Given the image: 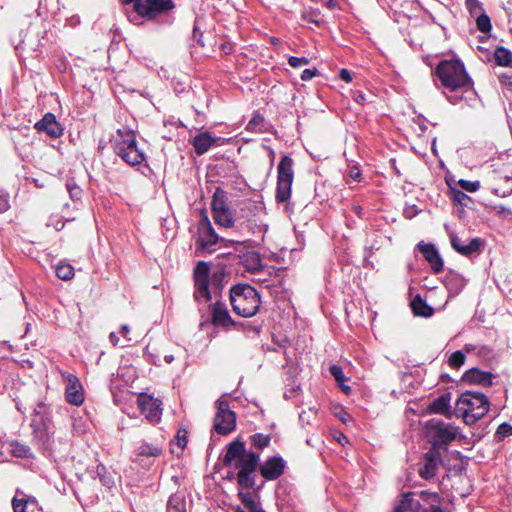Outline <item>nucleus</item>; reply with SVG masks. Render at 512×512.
Instances as JSON below:
<instances>
[{
  "label": "nucleus",
  "instance_id": "1",
  "mask_svg": "<svg viewBox=\"0 0 512 512\" xmlns=\"http://www.w3.org/2000/svg\"><path fill=\"white\" fill-rule=\"evenodd\" d=\"M259 460L260 455L247 451L243 441H232L227 446L222 463L225 467H233L237 472H229L226 478L235 479L238 487L243 490L255 489Z\"/></svg>",
  "mask_w": 512,
  "mask_h": 512
},
{
  "label": "nucleus",
  "instance_id": "2",
  "mask_svg": "<svg viewBox=\"0 0 512 512\" xmlns=\"http://www.w3.org/2000/svg\"><path fill=\"white\" fill-rule=\"evenodd\" d=\"M126 8L125 14L134 25H142L145 21H154L175 8L173 0H120Z\"/></svg>",
  "mask_w": 512,
  "mask_h": 512
},
{
  "label": "nucleus",
  "instance_id": "3",
  "mask_svg": "<svg viewBox=\"0 0 512 512\" xmlns=\"http://www.w3.org/2000/svg\"><path fill=\"white\" fill-rule=\"evenodd\" d=\"M490 402L481 392L465 391L456 401L455 415L465 424L473 425L489 411Z\"/></svg>",
  "mask_w": 512,
  "mask_h": 512
},
{
  "label": "nucleus",
  "instance_id": "4",
  "mask_svg": "<svg viewBox=\"0 0 512 512\" xmlns=\"http://www.w3.org/2000/svg\"><path fill=\"white\" fill-rule=\"evenodd\" d=\"M435 73L442 86L451 92L472 87V79L467 74L464 63L459 59L440 61Z\"/></svg>",
  "mask_w": 512,
  "mask_h": 512
},
{
  "label": "nucleus",
  "instance_id": "5",
  "mask_svg": "<svg viewBox=\"0 0 512 512\" xmlns=\"http://www.w3.org/2000/svg\"><path fill=\"white\" fill-rule=\"evenodd\" d=\"M229 299L233 311L241 317H252L260 308L261 299L250 284L239 283L231 287Z\"/></svg>",
  "mask_w": 512,
  "mask_h": 512
},
{
  "label": "nucleus",
  "instance_id": "6",
  "mask_svg": "<svg viewBox=\"0 0 512 512\" xmlns=\"http://www.w3.org/2000/svg\"><path fill=\"white\" fill-rule=\"evenodd\" d=\"M489 188L498 196L512 192V162H498L487 176Z\"/></svg>",
  "mask_w": 512,
  "mask_h": 512
},
{
  "label": "nucleus",
  "instance_id": "7",
  "mask_svg": "<svg viewBox=\"0 0 512 512\" xmlns=\"http://www.w3.org/2000/svg\"><path fill=\"white\" fill-rule=\"evenodd\" d=\"M212 216L219 226L230 228L234 225L233 213L227 205V197L224 190L216 188L211 201Z\"/></svg>",
  "mask_w": 512,
  "mask_h": 512
},
{
  "label": "nucleus",
  "instance_id": "8",
  "mask_svg": "<svg viewBox=\"0 0 512 512\" xmlns=\"http://www.w3.org/2000/svg\"><path fill=\"white\" fill-rule=\"evenodd\" d=\"M427 429L432 437V449L436 450L442 445H448L456 438V428L445 424L442 420L431 419L427 422Z\"/></svg>",
  "mask_w": 512,
  "mask_h": 512
},
{
  "label": "nucleus",
  "instance_id": "9",
  "mask_svg": "<svg viewBox=\"0 0 512 512\" xmlns=\"http://www.w3.org/2000/svg\"><path fill=\"white\" fill-rule=\"evenodd\" d=\"M210 266L205 261H199L193 269L194 278V298L196 301L204 299L205 301L211 300L210 285Z\"/></svg>",
  "mask_w": 512,
  "mask_h": 512
},
{
  "label": "nucleus",
  "instance_id": "10",
  "mask_svg": "<svg viewBox=\"0 0 512 512\" xmlns=\"http://www.w3.org/2000/svg\"><path fill=\"white\" fill-rule=\"evenodd\" d=\"M293 162H279L277 168L276 201L283 203L289 200L294 179Z\"/></svg>",
  "mask_w": 512,
  "mask_h": 512
},
{
  "label": "nucleus",
  "instance_id": "11",
  "mask_svg": "<svg viewBox=\"0 0 512 512\" xmlns=\"http://www.w3.org/2000/svg\"><path fill=\"white\" fill-rule=\"evenodd\" d=\"M214 430L220 435H228L236 427V414L230 410L227 401L217 402V412L213 423Z\"/></svg>",
  "mask_w": 512,
  "mask_h": 512
},
{
  "label": "nucleus",
  "instance_id": "12",
  "mask_svg": "<svg viewBox=\"0 0 512 512\" xmlns=\"http://www.w3.org/2000/svg\"><path fill=\"white\" fill-rule=\"evenodd\" d=\"M114 151L122 160H145L142 149L138 148L134 134L121 135V139L115 140Z\"/></svg>",
  "mask_w": 512,
  "mask_h": 512
},
{
  "label": "nucleus",
  "instance_id": "13",
  "mask_svg": "<svg viewBox=\"0 0 512 512\" xmlns=\"http://www.w3.org/2000/svg\"><path fill=\"white\" fill-rule=\"evenodd\" d=\"M137 405L140 412L149 420L151 423H156L161 419L162 416V402L154 398L153 396L141 393L137 398Z\"/></svg>",
  "mask_w": 512,
  "mask_h": 512
},
{
  "label": "nucleus",
  "instance_id": "14",
  "mask_svg": "<svg viewBox=\"0 0 512 512\" xmlns=\"http://www.w3.org/2000/svg\"><path fill=\"white\" fill-rule=\"evenodd\" d=\"M285 467L286 462L281 456H271L261 465L258 464L257 469L266 481H274L283 475Z\"/></svg>",
  "mask_w": 512,
  "mask_h": 512
},
{
  "label": "nucleus",
  "instance_id": "15",
  "mask_svg": "<svg viewBox=\"0 0 512 512\" xmlns=\"http://www.w3.org/2000/svg\"><path fill=\"white\" fill-rule=\"evenodd\" d=\"M450 243L455 251L465 257L480 254L485 245V241L481 238H473L465 244L456 234L450 235Z\"/></svg>",
  "mask_w": 512,
  "mask_h": 512
},
{
  "label": "nucleus",
  "instance_id": "16",
  "mask_svg": "<svg viewBox=\"0 0 512 512\" xmlns=\"http://www.w3.org/2000/svg\"><path fill=\"white\" fill-rule=\"evenodd\" d=\"M229 140L219 136H212L210 132L204 131L193 138L192 144L196 154L200 156L206 153L209 148L222 146L229 142Z\"/></svg>",
  "mask_w": 512,
  "mask_h": 512
},
{
  "label": "nucleus",
  "instance_id": "17",
  "mask_svg": "<svg viewBox=\"0 0 512 512\" xmlns=\"http://www.w3.org/2000/svg\"><path fill=\"white\" fill-rule=\"evenodd\" d=\"M219 237L213 229L208 217L204 215L198 224V247L202 250H208L211 246L217 244Z\"/></svg>",
  "mask_w": 512,
  "mask_h": 512
},
{
  "label": "nucleus",
  "instance_id": "18",
  "mask_svg": "<svg viewBox=\"0 0 512 512\" xmlns=\"http://www.w3.org/2000/svg\"><path fill=\"white\" fill-rule=\"evenodd\" d=\"M211 312V323L215 327H221L224 329H229L230 327H234L236 322L231 318L230 313L226 304L220 301H216L210 306Z\"/></svg>",
  "mask_w": 512,
  "mask_h": 512
},
{
  "label": "nucleus",
  "instance_id": "19",
  "mask_svg": "<svg viewBox=\"0 0 512 512\" xmlns=\"http://www.w3.org/2000/svg\"><path fill=\"white\" fill-rule=\"evenodd\" d=\"M417 248L422 253L424 259L429 263L433 273L439 274L443 271V259L432 243L421 241L417 244Z\"/></svg>",
  "mask_w": 512,
  "mask_h": 512
},
{
  "label": "nucleus",
  "instance_id": "20",
  "mask_svg": "<svg viewBox=\"0 0 512 512\" xmlns=\"http://www.w3.org/2000/svg\"><path fill=\"white\" fill-rule=\"evenodd\" d=\"M67 385L65 388L66 401L75 406H80L84 402V390L80 380L73 374L67 377Z\"/></svg>",
  "mask_w": 512,
  "mask_h": 512
},
{
  "label": "nucleus",
  "instance_id": "21",
  "mask_svg": "<svg viewBox=\"0 0 512 512\" xmlns=\"http://www.w3.org/2000/svg\"><path fill=\"white\" fill-rule=\"evenodd\" d=\"M34 128L39 132H45L51 138H58L63 134L61 124L53 113H46L41 120L35 123Z\"/></svg>",
  "mask_w": 512,
  "mask_h": 512
},
{
  "label": "nucleus",
  "instance_id": "22",
  "mask_svg": "<svg viewBox=\"0 0 512 512\" xmlns=\"http://www.w3.org/2000/svg\"><path fill=\"white\" fill-rule=\"evenodd\" d=\"M494 377V374L491 372L482 371L478 368H471L463 374L462 381L472 385L491 387L493 385Z\"/></svg>",
  "mask_w": 512,
  "mask_h": 512
},
{
  "label": "nucleus",
  "instance_id": "23",
  "mask_svg": "<svg viewBox=\"0 0 512 512\" xmlns=\"http://www.w3.org/2000/svg\"><path fill=\"white\" fill-rule=\"evenodd\" d=\"M440 453L437 450L431 449L424 455V464L419 469V475L425 480H429L436 475L438 460Z\"/></svg>",
  "mask_w": 512,
  "mask_h": 512
},
{
  "label": "nucleus",
  "instance_id": "24",
  "mask_svg": "<svg viewBox=\"0 0 512 512\" xmlns=\"http://www.w3.org/2000/svg\"><path fill=\"white\" fill-rule=\"evenodd\" d=\"M450 393H445L435 400H433L427 407V411L431 414H441L451 418L452 412L450 410Z\"/></svg>",
  "mask_w": 512,
  "mask_h": 512
},
{
  "label": "nucleus",
  "instance_id": "25",
  "mask_svg": "<svg viewBox=\"0 0 512 512\" xmlns=\"http://www.w3.org/2000/svg\"><path fill=\"white\" fill-rule=\"evenodd\" d=\"M260 489L261 486H255V489L253 490L256 492V495L243 489L239 490L237 493L238 499L249 510V512H264L260 502L256 500V498H258L257 493Z\"/></svg>",
  "mask_w": 512,
  "mask_h": 512
},
{
  "label": "nucleus",
  "instance_id": "26",
  "mask_svg": "<svg viewBox=\"0 0 512 512\" xmlns=\"http://www.w3.org/2000/svg\"><path fill=\"white\" fill-rule=\"evenodd\" d=\"M420 508L421 504L413 498V493L405 492L402 494L400 504L394 507L393 512H419Z\"/></svg>",
  "mask_w": 512,
  "mask_h": 512
},
{
  "label": "nucleus",
  "instance_id": "27",
  "mask_svg": "<svg viewBox=\"0 0 512 512\" xmlns=\"http://www.w3.org/2000/svg\"><path fill=\"white\" fill-rule=\"evenodd\" d=\"M410 306L415 316L428 318L434 313V309L419 294L412 299Z\"/></svg>",
  "mask_w": 512,
  "mask_h": 512
},
{
  "label": "nucleus",
  "instance_id": "28",
  "mask_svg": "<svg viewBox=\"0 0 512 512\" xmlns=\"http://www.w3.org/2000/svg\"><path fill=\"white\" fill-rule=\"evenodd\" d=\"M241 263L249 272H257L262 268L260 255L256 252H248L241 258Z\"/></svg>",
  "mask_w": 512,
  "mask_h": 512
},
{
  "label": "nucleus",
  "instance_id": "29",
  "mask_svg": "<svg viewBox=\"0 0 512 512\" xmlns=\"http://www.w3.org/2000/svg\"><path fill=\"white\" fill-rule=\"evenodd\" d=\"M494 59L497 65L512 68V52L504 46L495 48Z\"/></svg>",
  "mask_w": 512,
  "mask_h": 512
},
{
  "label": "nucleus",
  "instance_id": "30",
  "mask_svg": "<svg viewBox=\"0 0 512 512\" xmlns=\"http://www.w3.org/2000/svg\"><path fill=\"white\" fill-rule=\"evenodd\" d=\"M162 454V448L149 443H143L136 449L137 457H158Z\"/></svg>",
  "mask_w": 512,
  "mask_h": 512
},
{
  "label": "nucleus",
  "instance_id": "31",
  "mask_svg": "<svg viewBox=\"0 0 512 512\" xmlns=\"http://www.w3.org/2000/svg\"><path fill=\"white\" fill-rule=\"evenodd\" d=\"M166 512H186V503L179 495H172L167 502Z\"/></svg>",
  "mask_w": 512,
  "mask_h": 512
},
{
  "label": "nucleus",
  "instance_id": "32",
  "mask_svg": "<svg viewBox=\"0 0 512 512\" xmlns=\"http://www.w3.org/2000/svg\"><path fill=\"white\" fill-rule=\"evenodd\" d=\"M250 442L256 449L262 450L269 446L271 436L269 434L255 433L250 436Z\"/></svg>",
  "mask_w": 512,
  "mask_h": 512
},
{
  "label": "nucleus",
  "instance_id": "33",
  "mask_svg": "<svg viewBox=\"0 0 512 512\" xmlns=\"http://www.w3.org/2000/svg\"><path fill=\"white\" fill-rule=\"evenodd\" d=\"M227 277V272L225 270L224 267H218L212 274V277H211V283H212V286L214 287L215 289V292L217 291H221L222 289V284L223 282L225 281Z\"/></svg>",
  "mask_w": 512,
  "mask_h": 512
},
{
  "label": "nucleus",
  "instance_id": "34",
  "mask_svg": "<svg viewBox=\"0 0 512 512\" xmlns=\"http://www.w3.org/2000/svg\"><path fill=\"white\" fill-rule=\"evenodd\" d=\"M10 453L17 458H27L30 456V448L17 441L10 443Z\"/></svg>",
  "mask_w": 512,
  "mask_h": 512
},
{
  "label": "nucleus",
  "instance_id": "35",
  "mask_svg": "<svg viewBox=\"0 0 512 512\" xmlns=\"http://www.w3.org/2000/svg\"><path fill=\"white\" fill-rule=\"evenodd\" d=\"M55 272L61 280H70L74 277V268L70 264H59Z\"/></svg>",
  "mask_w": 512,
  "mask_h": 512
},
{
  "label": "nucleus",
  "instance_id": "36",
  "mask_svg": "<svg viewBox=\"0 0 512 512\" xmlns=\"http://www.w3.org/2000/svg\"><path fill=\"white\" fill-rule=\"evenodd\" d=\"M477 29L482 33H489L492 29L491 20L485 13L479 15L476 19Z\"/></svg>",
  "mask_w": 512,
  "mask_h": 512
},
{
  "label": "nucleus",
  "instance_id": "37",
  "mask_svg": "<svg viewBox=\"0 0 512 512\" xmlns=\"http://www.w3.org/2000/svg\"><path fill=\"white\" fill-rule=\"evenodd\" d=\"M465 358V354L462 351L457 350L451 354L448 363L450 367L459 369L464 364Z\"/></svg>",
  "mask_w": 512,
  "mask_h": 512
},
{
  "label": "nucleus",
  "instance_id": "38",
  "mask_svg": "<svg viewBox=\"0 0 512 512\" xmlns=\"http://www.w3.org/2000/svg\"><path fill=\"white\" fill-rule=\"evenodd\" d=\"M329 372L334 377L335 381L338 384H342L347 380V377L344 375L343 369L339 365H331L329 367Z\"/></svg>",
  "mask_w": 512,
  "mask_h": 512
},
{
  "label": "nucleus",
  "instance_id": "39",
  "mask_svg": "<svg viewBox=\"0 0 512 512\" xmlns=\"http://www.w3.org/2000/svg\"><path fill=\"white\" fill-rule=\"evenodd\" d=\"M177 445L183 450L188 443V430L186 428H180L175 436Z\"/></svg>",
  "mask_w": 512,
  "mask_h": 512
},
{
  "label": "nucleus",
  "instance_id": "40",
  "mask_svg": "<svg viewBox=\"0 0 512 512\" xmlns=\"http://www.w3.org/2000/svg\"><path fill=\"white\" fill-rule=\"evenodd\" d=\"M67 190L70 194L71 199L79 200L82 196V189L77 186L74 182L68 181L66 184Z\"/></svg>",
  "mask_w": 512,
  "mask_h": 512
},
{
  "label": "nucleus",
  "instance_id": "41",
  "mask_svg": "<svg viewBox=\"0 0 512 512\" xmlns=\"http://www.w3.org/2000/svg\"><path fill=\"white\" fill-rule=\"evenodd\" d=\"M12 506L14 512H30L28 501L25 499L13 498Z\"/></svg>",
  "mask_w": 512,
  "mask_h": 512
},
{
  "label": "nucleus",
  "instance_id": "42",
  "mask_svg": "<svg viewBox=\"0 0 512 512\" xmlns=\"http://www.w3.org/2000/svg\"><path fill=\"white\" fill-rule=\"evenodd\" d=\"M263 122H264L263 116H261L259 113H255L253 115V117L250 119V121L248 122L246 129L249 131H257V130H259L258 126L262 125Z\"/></svg>",
  "mask_w": 512,
  "mask_h": 512
},
{
  "label": "nucleus",
  "instance_id": "43",
  "mask_svg": "<svg viewBox=\"0 0 512 512\" xmlns=\"http://www.w3.org/2000/svg\"><path fill=\"white\" fill-rule=\"evenodd\" d=\"M459 186L468 191V192H476L480 188L479 181H469V180H459Z\"/></svg>",
  "mask_w": 512,
  "mask_h": 512
},
{
  "label": "nucleus",
  "instance_id": "44",
  "mask_svg": "<svg viewBox=\"0 0 512 512\" xmlns=\"http://www.w3.org/2000/svg\"><path fill=\"white\" fill-rule=\"evenodd\" d=\"M288 63L291 67L293 68H298V67H301L303 65H307L309 63V59L306 58V57H295V56H291L289 59H288Z\"/></svg>",
  "mask_w": 512,
  "mask_h": 512
},
{
  "label": "nucleus",
  "instance_id": "45",
  "mask_svg": "<svg viewBox=\"0 0 512 512\" xmlns=\"http://www.w3.org/2000/svg\"><path fill=\"white\" fill-rule=\"evenodd\" d=\"M496 434L501 437L510 436L512 435V426L509 423L504 422L498 426Z\"/></svg>",
  "mask_w": 512,
  "mask_h": 512
},
{
  "label": "nucleus",
  "instance_id": "46",
  "mask_svg": "<svg viewBox=\"0 0 512 512\" xmlns=\"http://www.w3.org/2000/svg\"><path fill=\"white\" fill-rule=\"evenodd\" d=\"M453 200L461 205H464L466 206L467 205V201L470 200V197L465 194L464 192L460 191V190H456L453 192Z\"/></svg>",
  "mask_w": 512,
  "mask_h": 512
},
{
  "label": "nucleus",
  "instance_id": "47",
  "mask_svg": "<svg viewBox=\"0 0 512 512\" xmlns=\"http://www.w3.org/2000/svg\"><path fill=\"white\" fill-rule=\"evenodd\" d=\"M105 472V467L103 465L97 466V474L100 477V481L105 486H110L112 484V479L110 476H105L103 473Z\"/></svg>",
  "mask_w": 512,
  "mask_h": 512
},
{
  "label": "nucleus",
  "instance_id": "48",
  "mask_svg": "<svg viewBox=\"0 0 512 512\" xmlns=\"http://www.w3.org/2000/svg\"><path fill=\"white\" fill-rule=\"evenodd\" d=\"M499 82L502 86H505L512 90V74L511 73H502L498 76Z\"/></svg>",
  "mask_w": 512,
  "mask_h": 512
},
{
  "label": "nucleus",
  "instance_id": "49",
  "mask_svg": "<svg viewBox=\"0 0 512 512\" xmlns=\"http://www.w3.org/2000/svg\"><path fill=\"white\" fill-rule=\"evenodd\" d=\"M420 497L424 500V501H434V502H438L440 497H439V494L436 493V492H428V491H421L420 492Z\"/></svg>",
  "mask_w": 512,
  "mask_h": 512
},
{
  "label": "nucleus",
  "instance_id": "50",
  "mask_svg": "<svg viewBox=\"0 0 512 512\" xmlns=\"http://www.w3.org/2000/svg\"><path fill=\"white\" fill-rule=\"evenodd\" d=\"M318 70L316 68L313 69H305L301 73V80L308 81L311 80L313 77H315L318 74Z\"/></svg>",
  "mask_w": 512,
  "mask_h": 512
},
{
  "label": "nucleus",
  "instance_id": "51",
  "mask_svg": "<svg viewBox=\"0 0 512 512\" xmlns=\"http://www.w3.org/2000/svg\"><path fill=\"white\" fill-rule=\"evenodd\" d=\"M465 4L471 14L475 13L477 9H482L481 3L478 0H465Z\"/></svg>",
  "mask_w": 512,
  "mask_h": 512
},
{
  "label": "nucleus",
  "instance_id": "52",
  "mask_svg": "<svg viewBox=\"0 0 512 512\" xmlns=\"http://www.w3.org/2000/svg\"><path fill=\"white\" fill-rule=\"evenodd\" d=\"M349 177L354 181L360 182L362 179L360 169L357 166H352L349 171Z\"/></svg>",
  "mask_w": 512,
  "mask_h": 512
},
{
  "label": "nucleus",
  "instance_id": "53",
  "mask_svg": "<svg viewBox=\"0 0 512 512\" xmlns=\"http://www.w3.org/2000/svg\"><path fill=\"white\" fill-rule=\"evenodd\" d=\"M9 208L8 196L0 194V213L5 212Z\"/></svg>",
  "mask_w": 512,
  "mask_h": 512
},
{
  "label": "nucleus",
  "instance_id": "54",
  "mask_svg": "<svg viewBox=\"0 0 512 512\" xmlns=\"http://www.w3.org/2000/svg\"><path fill=\"white\" fill-rule=\"evenodd\" d=\"M339 77L341 80H343L347 83L352 81L351 73L347 69H341V71L339 73Z\"/></svg>",
  "mask_w": 512,
  "mask_h": 512
},
{
  "label": "nucleus",
  "instance_id": "55",
  "mask_svg": "<svg viewBox=\"0 0 512 512\" xmlns=\"http://www.w3.org/2000/svg\"><path fill=\"white\" fill-rule=\"evenodd\" d=\"M26 179H31L37 187H44L45 186L44 181H40L37 178L26 176Z\"/></svg>",
  "mask_w": 512,
  "mask_h": 512
},
{
  "label": "nucleus",
  "instance_id": "56",
  "mask_svg": "<svg viewBox=\"0 0 512 512\" xmlns=\"http://www.w3.org/2000/svg\"><path fill=\"white\" fill-rule=\"evenodd\" d=\"M129 332H130V328H129V326H128V325H122V326L120 327V331H119V333H121L124 337H127V335L129 334Z\"/></svg>",
  "mask_w": 512,
  "mask_h": 512
},
{
  "label": "nucleus",
  "instance_id": "57",
  "mask_svg": "<svg viewBox=\"0 0 512 512\" xmlns=\"http://www.w3.org/2000/svg\"><path fill=\"white\" fill-rule=\"evenodd\" d=\"M109 339H110L111 343H112L114 346H116V345L118 344V342H119V338H118V336L116 335V333H114V332L110 333V335H109Z\"/></svg>",
  "mask_w": 512,
  "mask_h": 512
},
{
  "label": "nucleus",
  "instance_id": "58",
  "mask_svg": "<svg viewBox=\"0 0 512 512\" xmlns=\"http://www.w3.org/2000/svg\"><path fill=\"white\" fill-rule=\"evenodd\" d=\"M340 389L346 394V395H350L351 393V387L348 386V385H345L344 383L342 384H338Z\"/></svg>",
  "mask_w": 512,
  "mask_h": 512
},
{
  "label": "nucleus",
  "instance_id": "59",
  "mask_svg": "<svg viewBox=\"0 0 512 512\" xmlns=\"http://www.w3.org/2000/svg\"><path fill=\"white\" fill-rule=\"evenodd\" d=\"M221 49L225 54H229L231 52L232 47L230 44H223L221 46Z\"/></svg>",
  "mask_w": 512,
  "mask_h": 512
},
{
  "label": "nucleus",
  "instance_id": "60",
  "mask_svg": "<svg viewBox=\"0 0 512 512\" xmlns=\"http://www.w3.org/2000/svg\"><path fill=\"white\" fill-rule=\"evenodd\" d=\"M128 164H130L132 167H136V166H145L147 167V162H136V161H133V162H127Z\"/></svg>",
  "mask_w": 512,
  "mask_h": 512
},
{
  "label": "nucleus",
  "instance_id": "61",
  "mask_svg": "<svg viewBox=\"0 0 512 512\" xmlns=\"http://www.w3.org/2000/svg\"><path fill=\"white\" fill-rule=\"evenodd\" d=\"M431 512H444L443 509L438 505H431Z\"/></svg>",
  "mask_w": 512,
  "mask_h": 512
},
{
  "label": "nucleus",
  "instance_id": "62",
  "mask_svg": "<svg viewBox=\"0 0 512 512\" xmlns=\"http://www.w3.org/2000/svg\"><path fill=\"white\" fill-rule=\"evenodd\" d=\"M339 443H341L342 445H344V442L347 443L348 442V439L345 435H341V437L338 439Z\"/></svg>",
  "mask_w": 512,
  "mask_h": 512
},
{
  "label": "nucleus",
  "instance_id": "63",
  "mask_svg": "<svg viewBox=\"0 0 512 512\" xmlns=\"http://www.w3.org/2000/svg\"><path fill=\"white\" fill-rule=\"evenodd\" d=\"M353 210L355 213L360 214L362 211V208L359 205H356L353 207Z\"/></svg>",
  "mask_w": 512,
  "mask_h": 512
},
{
  "label": "nucleus",
  "instance_id": "64",
  "mask_svg": "<svg viewBox=\"0 0 512 512\" xmlns=\"http://www.w3.org/2000/svg\"><path fill=\"white\" fill-rule=\"evenodd\" d=\"M236 512H245V510H244V509H242L240 506H238V507L236 508Z\"/></svg>",
  "mask_w": 512,
  "mask_h": 512
}]
</instances>
